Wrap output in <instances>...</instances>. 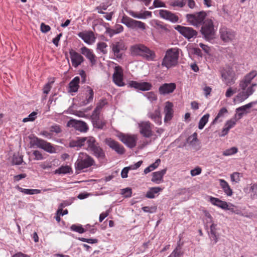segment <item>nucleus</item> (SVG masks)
Here are the masks:
<instances>
[{
    "label": "nucleus",
    "instance_id": "f257e3e1",
    "mask_svg": "<svg viewBox=\"0 0 257 257\" xmlns=\"http://www.w3.org/2000/svg\"><path fill=\"white\" fill-rule=\"evenodd\" d=\"M86 142V147L84 149L96 157L100 162H102L106 158L103 149L100 146L96 139L92 136L87 137H77L76 140H72L69 143V147L77 148L78 150L84 146Z\"/></svg>",
    "mask_w": 257,
    "mask_h": 257
},
{
    "label": "nucleus",
    "instance_id": "f03ea898",
    "mask_svg": "<svg viewBox=\"0 0 257 257\" xmlns=\"http://www.w3.org/2000/svg\"><path fill=\"white\" fill-rule=\"evenodd\" d=\"M93 158L86 153L80 152L78 154L77 161L75 163V173L78 174L85 169L95 165Z\"/></svg>",
    "mask_w": 257,
    "mask_h": 257
},
{
    "label": "nucleus",
    "instance_id": "7ed1b4c3",
    "mask_svg": "<svg viewBox=\"0 0 257 257\" xmlns=\"http://www.w3.org/2000/svg\"><path fill=\"white\" fill-rule=\"evenodd\" d=\"M200 32L203 38L207 41L210 42L215 38L216 31L213 22L211 19L205 20L204 24L201 27Z\"/></svg>",
    "mask_w": 257,
    "mask_h": 257
},
{
    "label": "nucleus",
    "instance_id": "20e7f679",
    "mask_svg": "<svg viewBox=\"0 0 257 257\" xmlns=\"http://www.w3.org/2000/svg\"><path fill=\"white\" fill-rule=\"evenodd\" d=\"M29 138L31 140L30 144L31 146H36L37 148L43 149L50 154L56 153L55 148L50 143L40 139L34 135L29 136Z\"/></svg>",
    "mask_w": 257,
    "mask_h": 257
},
{
    "label": "nucleus",
    "instance_id": "39448f33",
    "mask_svg": "<svg viewBox=\"0 0 257 257\" xmlns=\"http://www.w3.org/2000/svg\"><path fill=\"white\" fill-rule=\"evenodd\" d=\"M206 16V13L202 11L194 14H188L186 18L191 25L198 27L204 24Z\"/></svg>",
    "mask_w": 257,
    "mask_h": 257
},
{
    "label": "nucleus",
    "instance_id": "423d86ee",
    "mask_svg": "<svg viewBox=\"0 0 257 257\" xmlns=\"http://www.w3.org/2000/svg\"><path fill=\"white\" fill-rule=\"evenodd\" d=\"M178 58L179 53L177 51H173L172 49H169L163 59L162 65L168 69L175 66L178 63Z\"/></svg>",
    "mask_w": 257,
    "mask_h": 257
},
{
    "label": "nucleus",
    "instance_id": "0eeeda50",
    "mask_svg": "<svg viewBox=\"0 0 257 257\" xmlns=\"http://www.w3.org/2000/svg\"><path fill=\"white\" fill-rule=\"evenodd\" d=\"M174 29L188 40L196 37L198 34V32L191 27L177 25Z\"/></svg>",
    "mask_w": 257,
    "mask_h": 257
},
{
    "label": "nucleus",
    "instance_id": "6e6552de",
    "mask_svg": "<svg viewBox=\"0 0 257 257\" xmlns=\"http://www.w3.org/2000/svg\"><path fill=\"white\" fill-rule=\"evenodd\" d=\"M67 126L72 127L82 133H86L88 127L86 122L82 120H77L73 118L70 119L67 123Z\"/></svg>",
    "mask_w": 257,
    "mask_h": 257
},
{
    "label": "nucleus",
    "instance_id": "1a4fd4ad",
    "mask_svg": "<svg viewBox=\"0 0 257 257\" xmlns=\"http://www.w3.org/2000/svg\"><path fill=\"white\" fill-rule=\"evenodd\" d=\"M114 72L112 75L113 81L115 84L118 86H123L125 83L123 81V69L119 65L115 66L114 68Z\"/></svg>",
    "mask_w": 257,
    "mask_h": 257
},
{
    "label": "nucleus",
    "instance_id": "9d476101",
    "mask_svg": "<svg viewBox=\"0 0 257 257\" xmlns=\"http://www.w3.org/2000/svg\"><path fill=\"white\" fill-rule=\"evenodd\" d=\"M69 54L72 65L75 68H77L85 61L84 58L81 54L76 52L72 49L69 50Z\"/></svg>",
    "mask_w": 257,
    "mask_h": 257
},
{
    "label": "nucleus",
    "instance_id": "9b49d317",
    "mask_svg": "<svg viewBox=\"0 0 257 257\" xmlns=\"http://www.w3.org/2000/svg\"><path fill=\"white\" fill-rule=\"evenodd\" d=\"M105 143L112 150L115 151L119 155H123L125 153V150L124 147L120 145L117 142L111 138H106Z\"/></svg>",
    "mask_w": 257,
    "mask_h": 257
},
{
    "label": "nucleus",
    "instance_id": "f8f14e48",
    "mask_svg": "<svg viewBox=\"0 0 257 257\" xmlns=\"http://www.w3.org/2000/svg\"><path fill=\"white\" fill-rule=\"evenodd\" d=\"M220 34L221 39L225 43L231 42L235 36V33L233 31L225 27L220 29Z\"/></svg>",
    "mask_w": 257,
    "mask_h": 257
},
{
    "label": "nucleus",
    "instance_id": "ddd939ff",
    "mask_svg": "<svg viewBox=\"0 0 257 257\" xmlns=\"http://www.w3.org/2000/svg\"><path fill=\"white\" fill-rule=\"evenodd\" d=\"M80 52L82 55L84 56L89 60L91 66L95 65L96 63V56L93 53L92 50L88 48L86 46H83L80 48Z\"/></svg>",
    "mask_w": 257,
    "mask_h": 257
},
{
    "label": "nucleus",
    "instance_id": "4468645a",
    "mask_svg": "<svg viewBox=\"0 0 257 257\" xmlns=\"http://www.w3.org/2000/svg\"><path fill=\"white\" fill-rule=\"evenodd\" d=\"M110 47L114 56L118 59H121L122 54L120 53V51L126 50L124 43L122 41L116 42L112 43Z\"/></svg>",
    "mask_w": 257,
    "mask_h": 257
},
{
    "label": "nucleus",
    "instance_id": "2eb2a0df",
    "mask_svg": "<svg viewBox=\"0 0 257 257\" xmlns=\"http://www.w3.org/2000/svg\"><path fill=\"white\" fill-rule=\"evenodd\" d=\"M221 75L223 81L227 85L234 83V73L231 69H223L221 71Z\"/></svg>",
    "mask_w": 257,
    "mask_h": 257
},
{
    "label": "nucleus",
    "instance_id": "dca6fc26",
    "mask_svg": "<svg viewBox=\"0 0 257 257\" xmlns=\"http://www.w3.org/2000/svg\"><path fill=\"white\" fill-rule=\"evenodd\" d=\"M176 88L175 83H164L159 88V92L160 94L165 95L172 93Z\"/></svg>",
    "mask_w": 257,
    "mask_h": 257
},
{
    "label": "nucleus",
    "instance_id": "f3484780",
    "mask_svg": "<svg viewBox=\"0 0 257 257\" xmlns=\"http://www.w3.org/2000/svg\"><path fill=\"white\" fill-rule=\"evenodd\" d=\"M159 15L162 18L168 20L172 23L177 22L179 20V18L177 16L168 10H159Z\"/></svg>",
    "mask_w": 257,
    "mask_h": 257
},
{
    "label": "nucleus",
    "instance_id": "a211bd4d",
    "mask_svg": "<svg viewBox=\"0 0 257 257\" xmlns=\"http://www.w3.org/2000/svg\"><path fill=\"white\" fill-rule=\"evenodd\" d=\"M140 133L145 138H150L153 136L151 128V123L149 121H146L140 125Z\"/></svg>",
    "mask_w": 257,
    "mask_h": 257
},
{
    "label": "nucleus",
    "instance_id": "6ab92c4d",
    "mask_svg": "<svg viewBox=\"0 0 257 257\" xmlns=\"http://www.w3.org/2000/svg\"><path fill=\"white\" fill-rule=\"evenodd\" d=\"M77 35L79 37L81 38L87 44H92L96 39L93 32L91 31L86 32H79Z\"/></svg>",
    "mask_w": 257,
    "mask_h": 257
},
{
    "label": "nucleus",
    "instance_id": "aec40b11",
    "mask_svg": "<svg viewBox=\"0 0 257 257\" xmlns=\"http://www.w3.org/2000/svg\"><path fill=\"white\" fill-rule=\"evenodd\" d=\"M256 104H257V100L250 102L244 105L237 108L235 110L237 113L235 114V116L237 115L238 116V119H240L244 113H247L248 112V111H247V109L250 108L253 105Z\"/></svg>",
    "mask_w": 257,
    "mask_h": 257
},
{
    "label": "nucleus",
    "instance_id": "412c9836",
    "mask_svg": "<svg viewBox=\"0 0 257 257\" xmlns=\"http://www.w3.org/2000/svg\"><path fill=\"white\" fill-rule=\"evenodd\" d=\"M146 50H147V47L141 44H136L131 47V54L132 56H141L144 52H146Z\"/></svg>",
    "mask_w": 257,
    "mask_h": 257
},
{
    "label": "nucleus",
    "instance_id": "4be33fe9",
    "mask_svg": "<svg viewBox=\"0 0 257 257\" xmlns=\"http://www.w3.org/2000/svg\"><path fill=\"white\" fill-rule=\"evenodd\" d=\"M167 170V168H165L161 171L153 172L151 181L156 184H160L163 182V176L166 173Z\"/></svg>",
    "mask_w": 257,
    "mask_h": 257
},
{
    "label": "nucleus",
    "instance_id": "5701e85b",
    "mask_svg": "<svg viewBox=\"0 0 257 257\" xmlns=\"http://www.w3.org/2000/svg\"><path fill=\"white\" fill-rule=\"evenodd\" d=\"M173 107V105L172 102L170 101L166 102L164 108V112L165 113V116L164 118L165 122H167L169 120H170L172 118L174 112Z\"/></svg>",
    "mask_w": 257,
    "mask_h": 257
},
{
    "label": "nucleus",
    "instance_id": "b1692460",
    "mask_svg": "<svg viewBox=\"0 0 257 257\" xmlns=\"http://www.w3.org/2000/svg\"><path fill=\"white\" fill-rule=\"evenodd\" d=\"M209 200L213 205L216 206L223 210H226L227 207H228V203L226 201L219 199V198L210 196Z\"/></svg>",
    "mask_w": 257,
    "mask_h": 257
},
{
    "label": "nucleus",
    "instance_id": "393cba45",
    "mask_svg": "<svg viewBox=\"0 0 257 257\" xmlns=\"http://www.w3.org/2000/svg\"><path fill=\"white\" fill-rule=\"evenodd\" d=\"M80 78L78 76L75 77L68 84L69 92H76L79 88Z\"/></svg>",
    "mask_w": 257,
    "mask_h": 257
},
{
    "label": "nucleus",
    "instance_id": "a878e982",
    "mask_svg": "<svg viewBox=\"0 0 257 257\" xmlns=\"http://www.w3.org/2000/svg\"><path fill=\"white\" fill-rule=\"evenodd\" d=\"M219 181L220 186L225 194L228 196H231L233 194V191L228 183L225 180L222 179H219Z\"/></svg>",
    "mask_w": 257,
    "mask_h": 257
},
{
    "label": "nucleus",
    "instance_id": "bb28decb",
    "mask_svg": "<svg viewBox=\"0 0 257 257\" xmlns=\"http://www.w3.org/2000/svg\"><path fill=\"white\" fill-rule=\"evenodd\" d=\"M148 116L157 124L160 125L162 123L161 116L159 108L156 109L154 112H149Z\"/></svg>",
    "mask_w": 257,
    "mask_h": 257
},
{
    "label": "nucleus",
    "instance_id": "cd10ccee",
    "mask_svg": "<svg viewBox=\"0 0 257 257\" xmlns=\"http://www.w3.org/2000/svg\"><path fill=\"white\" fill-rule=\"evenodd\" d=\"M91 118L94 127L99 129L103 128L105 123L100 120L99 114H92L91 115Z\"/></svg>",
    "mask_w": 257,
    "mask_h": 257
},
{
    "label": "nucleus",
    "instance_id": "c85d7f7f",
    "mask_svg": "<svg viewBox=\"0 0 257 257\" xmlns=\"http://www.w3.org/2000/svg\"><path fill=\"white\" fill-rule=\"evenodd\" d=\"M23 163H24L25 165L26 164V163L23 160V156L19 155L18 153H14L11 160V165H20Z\"/></svg>",
    "mask_w": 257,
    "mask_h": 257
},
{
    "label": "nucleus",
    "instance_id": "c756f323",
    "mask_svg": "<svg viewBox=\"0 0 257 257\" xmlns=\"http://www.w3.org/2000/svg\"><path fill=\"white\" fill-rule=\"evenodd\" d=\"M217 225L213 223L210 226V232L209 234L210 237L212 240L214 241V243H216L218 241V234L217 232Z\"/></svg>",
    "mask_w": 257,
    "mask_h": 257
},
{
    "label": "nucleus",
    "instance_id": "7c9ffc66",
    "mask_svg": "<svg viewBox=\"0 0 257 257\" xmlns=\"http://www.w3.org/2000/svg\"><path fill=\"white\" fill-rule=\"evenodd\" d=\"M163 190V188L160 187H154L150 188L147 191L145 196L147 198L153 199L155 197V194L159 193Z\"/></svg>",
    "mask_w": 257,
    "mask_h": 257
},
{
    "label": "nucleus",
    "instance_id": "2f4dec72",
    "mask_svg": "<svg viewBox=\"0 0 257 257\" xmlns=\"http://www.w3.org/2000/svg\"><path fill=\"white\" fill-rule=\"evenodd\" d=\"M87 88L88 89V91L89 96L88 97L86 96V98L85 100L80 102L79 105L80 106L86 105L88 103L92 102L93 100L94 95L93 90L90 86H87Z\"/></svg>",
    "mask_w": 257,
    "mask_h": 257
},
{
    "label": "nucleus",
    "instance_id": "473e14b6",
    "mask_svg": "<svg viewBox=\"0 0 257 257\" xmlns=\"http://www.w3.org/2000/svg\"><path fill=\"white\" fill-rule=\"evenodd\" d=\"M147 50L142 55L141 57L145 59L147 61H153L156 58V54L154 51L150 50L147 47Z\"/></svg>",
    "mask_w": 257,
    "mask_h": 257
},
{
    "label": "nucleus",
    "instance_id": "72a5a7b5",
    "mask_svg": "<svg viewBox=\"0 0 257 257\" xmlns=\"http://www.w3.org/2000/svg\"><path fill=\"white\" fill-rule=\"evenodd\" d=\"M55 173L58 174H72L73 171L71 167L68 165L61 166L60 167L55 171Z\"/></svg>",
    "mask_w": 257,
    "mask_h": 257
},
{
    "label": "nucleus",
    "instance_id": "f704fd0d",
    "mask_svg": "<svg viewBox=\"0 0 257 257\" xmlns=\"http://www.w3.org/2000/svg\"><path fill=\"white\" fill-rule=\"evenodd\" d=\"M16 188L21 192L24 193L26 194L33 195L40 193V190L39 189H24L20 187L19 185L16 186Z\"/></svg>",
    "mask_w": 257,
    "mask_h": 257
},
{
    "label": "nucleus",
    "instance_id": "c9c22d12",
    "mask_svg": "<svg viewBox=\"0 0 257 257\" xmlns=\"http://www.w3.org/2000/svg\"><path fill=\"white\" fill-rule=\"evenodd\" d=\"M107 102L106 99H101L99 100V102L97 103L96 107L93 110L92 114H99L103 107L107 104Z\"/></svg>",
    "mask_w": 257,
    "mask_h": 257
},
{
    "label": "nucleus",
    "instance_id": "e433bc0d",
    "mask_svg": "<svg viewBox=\"0 0 257 257\" xmlns=\"http://www.w3.org/2000/svg\"><path fill=\"white\" fill-rule=\"evenodd\" d=\"M210 116L209 113L204 114L200 119L198 123V128L199 130H202L208 121V119Z\"/></svg>",
    "mask_w": 257,
    "mask_h": 257
},
{
    "label": "nucleus",
    "instance_id": "4c0bfd02",
    "mask_svg": "<svg viewBox=\"0 0 257 257\" xmlns=\"http://www.w3.org/2000/svg\"><path fill=\"white\" fill-rule=\"evenodd\" d=\"M71 230L79 233H83L86 231V229L83 227L81 224H72L70 227Z\"/></svg>",
    "mask_w": 257,
    "mask_h": 257
},
{
    "label": "nucleus",
    "instance_id": "58836bf2",
    "mask_svg": "<svg viewBox=\"0 0 257 257\" xmlns=\"http://www.w3.org/2000/svg\"><path fill=\"white\" fill-rule=\"evenodd\" d=\"M133 25L131 28L132 29L139 28L142 30L146 29V24L144 23L135 20L134 21H133Z\"/></svg>",
    "mask_w": 257,
    "mask_h": 257
},
{
    "label": "nucleus",
    "instance_id": "ea45409f",
    "mask_svg": "<svg viewBox=\"0 0 257 257\" xmlns=\"http://www.w3.org/2000/svg\"><path fill=\"white\" fill-rule=\"evenodd\" d=\"M134 20V19L129 18L126 15H124L121 20V23L125 25L128 28H131Z\"/></svg>",
    "mask_w": 257,
    "mask_h": 257
},
{
    "label": "nucleus",
    "instance_id": "a19ab883",
    "mask_svg": "<svg viewBox=\"0 0 257 257\" xmlns=\"http://www.w3.org/2000/svg\"><path fill=\"white\" fill-rule=\"evenodd\" d=\"M139 89L141 91H148L152 89V85L151 83L148 82H140Z\"/></svg>",
    "mask_w": 257,
    "mask_h": 257
},
{
    "label": "nucleus",
    "instance_id": "79ce46f5",
    "mask_svg": "<svg viewBox=\"0 0 257 257\" xmlns=\"http://www.w3.org/2000/svg\"><path fill=\"white\" fill-rule=\"evenodd\" d=\"M155 23V27L157 29H161L163 30H164L166 32L169 31L168 29L167 28L168 25L166 24H164L163 22L159 21V20H155L154 21Z\"/></svg>",
    "mask_w": 257,
    "mask_h": 257
},
{
    "label": "nucleus",
    "instance_id": "37998d69",
    "mask_svg": "<svg viewBox=\"0 0 257 257\" xmlns=\"http://www.w3.org/2000/svg\"><path fill=\"white\" fill-rule=\"evenodd\" d=\"M125 145L131 149L134 148L136 146V139L134 137L130 136Z\"/></svg>",
    "mask_w": 257,
    "mask_h": 257
},
{
    "label": "nucleus",
    "instance_id": "c03bdc74",
    "mask_svg": "<svg viewBox=\"0 0 257 257\" xmlns=\"http://www.w3.org/2000/svg\"><path fill=\"white\" fill-rule=\"evenodd\" d=\"M187 142L190 145L193 146L194 145V143L196 142H199L197 139V133H194L192 135L189 136L187 139Z\"/></svg>",
    "mask_w": 257,
    "mask_h": 257
},
{
    "label": "nucleus",
    "instance_id": "a18cd8bd",
    "mask_svg": "<svg viewBox=\"0 0 257 257\" xmlns=\"http://www.w3.org/2000/svg\"><path fill=\"white\" fill-rule=\"evenodd\" d=\"M182 254L181 247L178 245L168 257H181Z\"/></svg>",
    "mask_w": 257,
    "mask_h": 257
},
{
    "label": "nucleus",
    "instance_id": "49530a36",
    "mask_svg": "<svg viewBox=\"0 0 257 257\" xmlns=\"http://www.w3.org/2000/svg\"><path fill=\"white\" fill-rule=\"evenodd\" d=\"M121 194L124 198H130L132 195V189L130 187H127L121 190Z\"/></svg>",
    "mask_w": 257,
    "mask_h": 257
},
{
    "label": "nucleus",
    "instance_id": "de8ad7c7",
    "mask_svg": "<svg viewBox=\"0 0 257 257\" xmlns=\"http://www.w3.org/2000/svg\"><path fill=\"white\" fill-rule=\"evenodd\" d=\"M257 72L255 71H252L245 75L244 79L247 83H250L251 80L256 76Z\"/></svg>",
    "mask_w": 257,
    "mask_h": 257
},
{
    "label": "nucleus",
    "instance_id": "09e8293b",
    "mask_svg": "<svg viewBox=\"0 0 257 257\" xmlns=\"http://www.w3.org/2000/svg\"><path fill=\"white\" fill-rule=\"evenodd\" d=\"M237 148L233 147L223 151L222 154L224 156H228L236 154L237 152Z\"/></svg>",
    "mask_w": 257,
    "mask_h": 257
},
{
    "label": "nucleus",
    "instance_id": "8fccbe9b",
    "mask_svg": "<svg viewBox=\"0 0 257 257\" xmlns=\"http://www.w3.org/2000/svg\"><path fill=\"white\" fill-rule=\"evenodd\" d=\"M107 47V45L104 42H99L97 44V49L103 54H106L107 52L105 50Z\"/></svg>",
    "mask_w": 257,
    "mask_h": 257
},
{
    "label": "nucleus",
    "instance_id": "3c124183",
    "mask_svg": "<svg viewBox=\"0 0 257 257\" xmlns=\"http://www.w3.org/2000/svg\"><path fill=\"white\" fill-rule=\"evenodd\" d=\"M144 95L151 101H156L157 99V96L153 91L145 93Z\"/></svg>",
    "mask_w": 257,
    "mask_h": 257
},
{
    "label": "nucleus",
    "instance_id": "603ef678",
    "mask_svg": "<svg viewBox=\"0 0 257 257\" xmlns=\"http://www.w3.org/2000/svg\"><path fill=\"white\" fill-rule=\"evenodd\" d=\"M236 97L237 100L240 102H242L248 97V96H247V94L244 91L238 93Z\"/></svg>",
    "mask_w": 257,
    "mask_h": 257
},
{
    "label": "nucleus",
    "instance_id": "864d4df0",
    "mask_svg": "<svg viewBox=\"0 0 257 257\" xmlns=\"http://www.w3.org/2000/svg\"><path fill=\"white\" fill-rule=\"evenodd\" d=\"M143 211L145 212L153 213H155L157 211V206H145L142 208Z\"/></svg>",
    "mask_w": 257,
    "mask_h": 257
},
{
    "label": "nucleus",
    "instance_id": "5fc2aeb1",
    "mask_svg": "<svg viewBox=\"0 0 257 257\" xmlns=\"http://www.w3.org/2000/svg\"><path fill=\"white\" fill-rule=\"evenodd\" d=\"M152 12L150 11H144L143 13H139L138 19H146L147 18L152 17Z\"/></svg>",
    "mask_w": 257,
    "mask_h": 257
},
{
    "label": "nucleus",
    "instance_id": "6e6d98bb",
    "mask_svg": "<svg viewBox=\"0 0 257 257\" xmlns=\"http://www.w3.org/2000/svg\"><path fill=\"white\" fill-rule=\"evenodd\" d=\"M241 174L238 172H234L230 175L231 180L232 182L238 183L240 181Z\"/></svg>",
    "mask_w": 257,
    "mask_h": 257
},
{
    "label": "nucleus",
    "instance_id": "4d7b16f0",
    "mask_svg": "<svg viewBox=\"0 0 257 257\" xmlns=\"http://www.w3.org/2000/svg\"><path fill=\"white\" fill-rule=\"evenodd\" d=\"M50 131L52 133L59 134L62 132V130L59 125L55 124L50 126Z\"/></svg>",
    "mask_w": 257,
    "mask_h": 257
},
{
    "label": "nucleus",
    "instance_id": "13d9d810",
    "mask_svg": "<svg viewBox=\"0 0 257 257\" xmlns=\"http://www.w3.org/2000/svg\"><path fill=\"white\" fill-rule=\"evenodd\" d=\"M236 120L230 119L226 121L224 124V126L227 127L229 130L232 128L236 124Z\"/></svg>",
    "mask_w": 257,
    "mask_h": 257
},
{
    "label": "nucleus",
    "instance_id": "bf43d9fd",
    "mask_svg": "<svg viewBox=\"0 0 257 257\" xmlns=\"http://www.w3.org/2000/svg\"><path fill=\"white\" fill-rule=\"evenodd\" d=\"M140 82H138L136 81L132 80V81H130L128 82L127 86H128V87L134 88L136 89L139 90V86L140 85Z\"/></svg>",
    "mask_w": 257,
    "mask_h": 257
},
{
    "label": "nucleus",
    "instance_id": "052dcab7",
    "mask_svg": "<svg viewBox=\"0 0 257 257\" xmlns=\"http://www.w3.org/2000/svg\"><path fill=\"white\" fill-rule=\"evenodd\" d=\"M185 4L186 0H182L181 1H175L172 3L171 6L182 8L185 5Z\"/></svg>",
    "mask_w": 257,
    "mask_h": 257
},
{
    "label": "nucleus",
    "instance_id": "680f3d73",
    "mask_svg": "<svg viewBox=\"0 0 257 257\" xmlns=\"http://www.w3.org/2000/svg\"><path fill=\"white\" fill-rule=\"evenodd\" d=\"M40 29L43 33L46 34L51 30V27L49 25H46L44 23H42L41 24Z\"/></svg>",
    "mask_w": 257,
    "mask_h": 257
},
{
    "label": "nucleus",
    "instance_id": "e2e57ef3",
    "mask_svg": "<svg viewBox=\"0 0 257 257\" xmlns=\"http://www.w3.org/2000/svg\"><path fill=\"white\" fill-rule=\"evenodd\" d=\"M33 154L35 156L34 160H42L44 159L42 153L38 150L34 151Z\"/></svg>",
    "mask_w": 257,
    "mask_h": 257
},
{
    "label": "nucleus",
    "instance_id": "0e129e2a",
    "mask_svg": "<svg viewBox=\"0 0 257 257\" xmlns=\"http://www.w3.org/2000/svg\"><path fill=\"white\" fill-rule=\"evenodd\" d=\"M143 163V161H139L134 165H131L128 167H126L128 170H136L139 168Z\"/></svg>",
    "mask_w": 257,
    "mask_h": 257
},
{
    "label": "nucleus",
    "instance_id": "69168bd1",
    "mask_svg": "<svg viewBox=\"0 0 257 257\" xmlns=\"http://www.w3.org/2000/svg\"><path fill=\"white\" fill-rule=\"evenodd\" d=\"M201 173V169L197 167L191 170L190 173L192 176H195L199 175Z\"/></svg>",
    "mask_w": 257,
    "mask_h": 257
},
{
    "label": "nucleus",
    "instance_id": "338daca9",
    "mask_svg": "<svg viewBox=\"0 0 257 257\" xmlns=\"http://www.w3.org/2000/svg\"><path fill=\"white\" fill-rule=\"evenodd\" d=\"M153 6L155 8L165 7V5L164 3L160 0H154L153 2Z\"/></svg>",
    "mask_w": 257,
    "mask_h": 257
},
{
    "label": "nucleus",
    "instance_id": "774afa93",
    "mask_svg": "<svg viewBox=\"0 0 257 257\" xmlns=\"http://www.w3.org/2000/svg\"><path fill=\"white\" fill-rule=\"evenodd\" d=\"M79 74L82 78L81 83L82 84L85 83L86 81V74L85 71L83 70H79Z\"/></svg>",
    "mask_w": 257,
    "mask_h": 257
}]
</instances>
